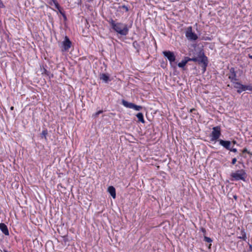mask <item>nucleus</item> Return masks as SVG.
<instances>
[{"instance_id":"nucleus-14","label":"nucleus","mask_w":252,"mask_h":252,"mask_svg":"<svg viewBox=\"0 0 252 252\" xmlns=\"http://www.w3.org/2000/svg\"><path fill=\"white\" fill-rule=\"evenodd\" d=\"M50 1L49 2L50 4L52 5L54 4L55 6V7L59 10V11L60 12V13L63 15L64 16V14L63 13L61 10V7L60 5L59 4L58 1L56 0H50Z\"/></svg>"},{"instance_id":"nucleus-12","label":"nucleus","mask_w":252,"mask_h":252,"mask_svg":"<svg viewBox=\"0 0 252 252\" xmlns=\"http://www.w3.org/2000/svg\"><path fill=\"white\" fill-rule=\"evenodd\" d=\"M0 230L5 235H9V231L7 226L3 223H0Z\"/></svg>"},{"instance_id":"nucleus-29","label":"nucleus","mask_w":252,"mask_h":252,"mask_svg":"<svg viewBox=\"0 0 252 252\" xmlns=\"http://www.w3.org/2000/svg\"><path fill=\"white\" fill-rule=\"evenodd\" d=\"M196 110L194 108H192L189 110L190 113H192L193 111H195Z\"/></svg>"},{"instance_id":"nucleus-34","label":"nucleus","mask_w":252,"mask_h":252,"mask_svg":"<svg viewBox=\"0 0 252 252\" xmlns=\"http://www.w3.org/2000/svg\"><path fill=\"white\" fill-rule=\"evenodd\" d=\"M46 72H47V71L45 69H44V72L46 73Z\"/></svg>"},{"instance_id":"nucleus-3","label":"nucleus","mask_w":252,"mask_h":252,"mask_svg":"<svg viewBox=\"0 0 252 252\" xmlns=\"http://www.w3.org/2000/svg\"><path fill=\"white\" fill-rule=\"evenodd\" d=\"M221 135V129L220 126L213 127L212 131L210 134L211 141H216Z\"/></svg>"},{"instance_id":"nucleus-4","label":"nucleus","mask_w":252,"mask_h":252,"mask_svg":"<svg viewBox=\"0 0 252 252\" xmlns=\"http://www.w3.org/2000/svg\"><path fill=\"white\" fill-rule=\"evenodd\" d=\"M197 59V63L199 64H202V70L203 71V72H204L206 70V67L208 65L207 58L204 55V53H203L201 55L198 57Z\"/></svg>"},{"instance_id":"nucleus-16","label":"nucleus","mask_w":252,"mask_h":252,"mask_svg":"<svg viewBox=\"0 0 252 252\" xmlns=\"http://www.w3.org/2000/svg\"><path fill=\"white\" fill-rule=\"evenodd\" d=\"M100 79L105 82V83L107 82L109 79V77L108 75L105 73H102L100 75Z\"/></svg>"},{"instance_id":"nucleus-28","label":"nucleus","mask_w":252,"mask_h":252,"mask_svg":"<svg viewBox=\"0 0 252 252\" xmlns=\"http://www.w3.org/2000/svg\"><path fill=\"white\" fill-rule=\"evenodd\" d=\"M4 7V5L2 2L0 0V8H3Z\"/></svg>"},{"instance_id":"nucleus-15","label":"nucleus","mask_w":252,"mask_h":252,"mask_svg":"<svg viewBox=\"0 0 252 252\" xmlns=\"http://www.w3.org/2000/svg\"><path fill=\"white\" fill-rule=\"evenodd\" d=\"M188 60H187V57L184 58V59L180 63H178V66L179 67L183 68L188 63Z\"/></svg>"},{"instance_id":"nucleus-22","label":"nucleus","mask_w":252,"mask_h":252,"mask_svg":"<svg viewBox=\"0 0 252 252\" xmlns=\"http://www.w3.org/2000/svg\"><path fill=\"white\" fill-rule=\"evenodd\" d=\"M242 232L243 233L242 236L240 237V238L243 239L244 241H246L247 239L246 234L243 231H242Z\"/></svg>"},{"instance_id":"nucleus-10","label":"nucleus","mask_w":252,"mask_h":252,"mask_svg":"<svg viewBox=\"0 0 252 252\" xmlns=\"http://www.w3.org/2000/svg\"><path fill=\"white\" fill-rule=\"evenodd\" d=\"M228 78L231 80V82L234 84L237 80L236 78V73L235 71L234 68L231 67L230 69V73L229 74Z\"/></svg>"},{"instance_id":"nucleus-1","label":"nucleus","mask_w":252,"mask_h":252,"mask_svg":"<svg viewBox=\"0 0 252 252\" xmlns=\"http://www.w3.org/2000/svg\"><path fill=\"white\" fill-rule=\"evenodd\" d=\"M232 181L242 180L245 181L247 177V174L243 169L238 170L235 172H233L230 174Z\"/></svg>"},{"instance_id":"nucleus-17","label":"nucleus","mask_w":252,"mask_h":252,"mask_svg":"<svg viewBox=\"0 0 252 252\" xmlns=\"http://www.w3.org/2000/svg\"><path fill=\"white\" fill-rule=\"evenodd\" d=\"M136 117L138 119L139 122H141L142 123H145V120L144 119L143 115L142 113H138L136 115Z\"/></svg>"},{"instance_id":"nucleus-27","label":"nucleus","mask_w":252,"mask_h":252,"mask_svg":"<svg viewBox=\"0 0 252 252\" xmlns=\"http://www.w3.org/2000/svg\"><path fill=\"white\" fill-rule=\"evenodd\" d=\"M243 153H247L248 154H250V152L249 151H248L247 149V148H244L243 150Z\"/></svg>"},{"instance_id":"nucleus-31","label":"nucleus","mask_w":252,"mask_h":252,"mask_svg":"<svg viewBox=\"0 0 252 252\" xmlns=\"http://www.w3.org/2000/svg\"><path fill=\"white\" fill-rule=\"evenodd\" d=\"M249 245L250 250L252 251V245L251 244H249Z\"/></svg>"},{"instance_id":"nucleus-35","label":"nucleus","mask_w":252,"mask_h":252,"mask_svg":"<svg viewBox=\"0 0 252 252\" xmlns=\"http://www.w3.org/2000/svg\"><path fill=\"white\" fill-rule=\"evenodd\" d=\"M233 143L234 144H235V143H236V141H233Z\"/></svg>"},{"instance_id":"nucleus-19","label":"nucleus","mask_w":252,"mask_h":252,"mask_svg":"<svg viewBox=\"0 0 252 252\" xmlns=\"http://www.w3.org/2000/svg\"><path fill=\"white\" fill-rule=\"evenodd\" d=\"M197 58H198V57L190 58L187 57V60H188V62L193 61L194 62H197V61H198Z\"/></svg>"},{"instance_id":"nucleus-33","label":"nucleus","mask_w":252,"mask_h":252,"mask_svg":"<svg viewBox=\"0 0 252 252\" xmlns=\"http://www.w3.org/2000/svg\"><path fill=\"white\" fill-rule=\"evenodd\" d=\"M13 109H14V107H13V106H11V107H10V110H13Z\"/></svg>"},{"instance_id":"nucleus-6","label":"nucleus","mask_w":252,"mask_h":252,"mask_svg":"<svg viewBox=\"0 0 252 252\" xmlns=\"http://www.w3.org/2000/svg\"><path fill=\"white\" fill-rule=\"evenodd\" d=\"M123 105L126 107L133 109L136 111H140L142 109V107L140 105H137L133 103L129 102L124 99L122 101Z\"/></svg>"},{"instance_id":"nucleus-9","label":"nucleus","mask_w":252,"mask_h":252,"mask_svg":"<svg viewBox=\"0 0 252 252\" xmlns=\"http://www.w3.org/2000/svg\"><path fill=\"white\" fill-rule=\"evenodd\" d=\"M71 42L69 38L65 36L64 40L62 42V51H66L69 50L71 46Z\"/></svg>"},{"instance_id":"nucleus-11","label":"nucleus","mask_w":252,"mask_h":252,"mask_svg":"<svg viewBox=\"0 0 252 252\" xmlns=\"http://www.w3.org/2000/svg\"><path fill=\"white\" fill-rule=\"evenodd\" d=\"M219 143L220 145L223 146L224 148L229 150L230 149L231 142L229 141H224L222 139L219 140Z\"/></svg>"},{"instance_id":"nucleus-36","label":"nucleus","mask_w":252,"mask_h":252,"mask_svg":"<svg viewBox=\"0 0 252 252\" xmlns=\"http://www.w3.org/2000/svg\"><path fill=\"white\" fill-rule=\"evenodd\" d=\"M4 252H8L7 251L4 250Z\"/></svg>"},{"instance_id":"nucleus-32","label":"nucleus","mask_w":252,"mask_h":252,"mask_svg":"<svg viewBox=\"0 0 252 252\" xmlns=\"http://www.w3.org/2000/svg\"><path fill=\"white\" fill-rule=\"evenodd\" d=\"M249 57L250 59H252V55H251L249 54Z\"/></svg>"},{"instance_id":"nucleus-18","label":"nucleus","mask_w":252,"mask_h":252,"mask_svg":"<svg viewBox=\"0 0 252 252\" xmlns=\"http://www.w3.org/2000/svg\"><path fill=\"white\" fill-rule=\"evenodd\" d=\"M109 22L110 24L111 25V27H112V29H113L114 27H115V26H116V25H117V23H116L115 22V21H114L112 19H110V20H109Z\"/></svg>"},{"instance_id":"nucleus-8","label":"nucleus","mask_w":252,"mask_h":252,"mask_svg":"<svg viewBox=\"0 0 252 252\" xmlns=\"http://www.w3.org/2000/svg\"><path fill=\"white\" fill-rule=\"evenodd\" d=\"M186 36L189 40H195L198 38L197 35L195 33L192 32L191 27H189L188 28L186 32Z\"/></svg>"},{"instance_id":"nucleus-25","label":"nucleus","mask_w":252,"mask_h":252,"mask_svg":"<svg viewBox=\"0 0 252 252\" xmlns=\"http://www.w3.org/2000/svg\"><path fill=\"white\" fill-rule=\"evenodd\" d=\"M229 150L234 153H236L237 152V150L236 148H230V149H229Z\"/></svg>"},{"instance_id":"nucleus-24","label":"nucleus","mask_w":252,"mask_h":252,"mask_svg":"<svg viewBox=\"0 0 252 252\" xmlns=\"http://www.w3.org/2000/svg\"><path fill=\"white\" fill-rule=\"evenodd\" d=\"M121 7L122 8L126 10V12H127L128 11V10H129L128 8L125 5H122Z\"/></svg>"},{"instance_id":"nucleus-7","label":"nucleus","mask_w":252,"mask_h":252,"mask_svg":"<svg viewBox=\"0 0 252 252\" xmlns=\"http://www.w3.org/2000/svg\"><path fill=\"white\" fill-rule=\"evenodd\" d=\"M164 56L166 57L170 62L171 66L176 60V57L173 52L170 51H165L162 52Z\"/></svg>"},{"instance_id":"nucleus-13","label":"nucleus","mask_w":252,"mask_h":252,"mask_svg":"<svg viewBox=\"0 0 252 252\" xmlns=\"http://www.w3.org/2000/svg\"><path fill=\"white\" fill-rule=\"evenodd\" d=\"M108 191L110 194V195L112 196L113 198L115 199L116 198V190L114 187L113 186H109L108 188Z\"/></svg>"},{"instance_id":"nucleus-5","label":"nucleus","mask_w":252,"mask_h":252,"mask_svg":"<svg viewBox=\"0 0 252 252\" xmlns=\"http://www.w3.org/2000/svg\"><path fill=\"white\" fill-rule=\"evenodd\" d=\"M234 88L237 89V92L238 93H241L243 91H245L246 90L252 91V86H246L241 84L239 82H235L234 83Z\"/></svg>"},{"instance_id":"nucleus-2","label":"nucleus","mask_w":252,"mask_h":252,"mask_svg":"<svg viewBox=\"0 0 252 252\" xmlns=\"http://www.w3.org/2000/svg\"><path fill=\"white\" fill-rule=\"evenodd\" d=\"M113 29L122 35H126L128 32L127 25L122 23H117L116 26Z\"/></svg>"},{"instance_id":"nucleus-23","label":"nucleus","mask_w":252,"mask_h":252,"mask_svg":"<svg viewBox=\"0 0 252 252\" xmlns=\"http://www.w3.org/2000/svg\"><path fill=\"white\" fill-rule=\"evenodd\" d=\"M103 111L102 110H99L98 112H96L95 114H94L93 115V117H94V118L97 117Z\"/></svg>"},{"instance_id":"nucleus-21","label":"nucleus","mask_w":252,"mask_h":252,"mask_svg":"<svg viewBox=\"0 0 252 252\" xmlns=\"http://www.w3.org/2000/svg\"><path fill=\"white\" fill-rule=\"evenodd\" d=\"M48 134V132H47V130H44L42 131V133H41V135L42 136H44V138L46 139V135H47Z\"/></svg>"},{"instance_id":"nucleus-26","label":"nucleus","mask_w":252,"mask_h":252,"mask_svg":"<svg viewBox=\"0 0 252 252\" xmlns=\"http://www.w3.org/2000/svg\"><path fill=\"white\" fill-rule=\"evenodd\" d=\"M236 161H237L236 158H233L232 160L231 163L234 165L236 163Z\"/></svg>"},{"instance_id":"nucleus-20","label":"nucleus","mask_w":252,"mask_h":252,"mask_svg":"<svg viewBox=\"0 0 252 252\" xmlns=\"http://www.w3.org/2000/svg\"><path fill=\"white\" fill-rule=\"evenodd\" d=\"M204 240L205 242H207L208 243H211L212 242V239L208 237L207 236L204 237Z\"/></svg>"},{"instance_id":"nucleus-30","label":"nucleus","mask_w":252,"mask_h":252,"mask_svg":"<svg viewBox=\"0 0 252 252\" xmlns=\"http://www.w3.org/2000/svg\"><path fill=\"white\" fill-rule=\"evenodd\" d=\"M201 231L204 233H205L206 232V230L205 228H201Z\"/></svg>"}]
</instances>
